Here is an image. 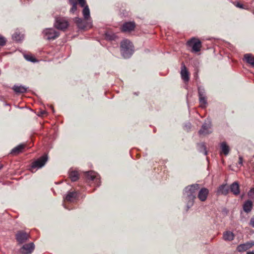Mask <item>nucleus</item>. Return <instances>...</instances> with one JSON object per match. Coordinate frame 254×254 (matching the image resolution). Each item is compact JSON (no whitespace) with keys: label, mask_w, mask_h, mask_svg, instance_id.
Segmentation results:
<instances>
[{"label":"nucleus","mask_w":254,"mask_h":254,"mask_svg":"<svg viewBox=\"0 0 254 254\" xmlns=\"http://www.w3.org/2000/svg\"><path fill=\"white\" fill-rule=\"evenodd\" d=\"M253 208V202L250 200L246 201L243 204V209L246 213L251 211Z\"/></svg>","instance_id":"20"},{"label":"nucleus","mask_w":254,"mask_h":254,"mask_svg":"<svg viewBox=\"0 0 254 254\" xmlns=\"http://www.w3.org/2000/svg\"><path fill=\"white\" fill-rule=\"evenodd\" d=\"M117 36L116 35L112 32H106L105 34V38L106 40L109 41H112L115 40Z\"/></svg>","instance_id":"31"},{"label":"nucleus","mask_w":254,"mask_h":254,"mask_svg":"<svg viewBox=\"0 0 254 254\" xmlns=\"http://www.w3.org/2000/svg\"><path fill=\"white\" fill-rule=\"evenodd\" d=\"M29 238L28 234L22 231H18L15 235V238L19 244H23L28 240Z\"/></svg>","instance_id":"8"},{"label":"nucleus","mask_w":254,"mask_h":254,"mask_svg":"<svg viewBox=\"0 0 254 254\" xmlns=\"http://www.w3.org/2000/svg\"><path fill=\"white\" fill-rule=\"evenodd\" d=\"M209 194V190L205 188H201L198 191L197 197L201 201H204L207 199Z\"/></svg>","instance_id":"13"},{"label":"nucleus","mask_w":254,"mask_h":254,"mask_svg":"<svg viewBox=\"0 0 254 254\" xmlns=\"http://www.w3.org/2000/svg\"><path fill=\"white\" fill-rule=\"evenodd\" d=\"M254 245V242H247L238 246L237 250L239 252H245L252 248Z\"/></svg>","instance_id":"14"},{"label":"nucleus","mask_w":254,"mask_h":254,"mask_svg":"<svg viewBox=\"0 0 254 254\" xmlns=\"http://www.w3.org/2000/svg\"><path fill=\"white\" fill-rule=\"evenodd\" d=\"M198 98L207 97L206 92L203 87L199 86L197 87Z\"/></svg>","instance_id":"29"},{"label":"nucleus","mask_w":254,"mask_h":254,"mask_svg":"<svg viewBox=\"0 0 254 254\" xmlns=\"http://www.w3.org/2000/svg\"><path fill=\"white\" fill-rule=\"evenodd\" d=\"M22 3H25L29 2V0H20Z\"/></svg>","instance_id":"41"},{"label":"nucleus","mask_w":254,"mask_h":254,"mask_svg":"<svg viewBox=\"0 0 254 254\" xmlns=\"http://www.w3.org/2000/svg\"><path fill=\"white\" fill-rule=\"evenodd\" d=\"M187 45L192 48V52L197 53L200 51L201 42L197 39L192 38L188 41Z\"/></svg>","instance_id":"4"},{"label":"nucleus","mask_w":254,"mask_h":254,"mask_svg":"<svg viewBox=\"0 0 254 254\" xmlns=\"http://www.w3.org/2000/svg\"><path fill=\"white\" fill-rule=\"evenodd\" d=\"M74 22L77 24L78 28L80 29H84L87 26V22H84L81 18L75 17Z\"/></svg>","instance_id":"18"},{"label":"nucleus","mask_w":254,"mask_h":254,"mask_svg":"<svg viewBox=\"0 0 254 254\" xmlns=\"http://www.w3.org/2000/svg\"><path fill=\"white\" fill-rule=\"evenodd\" d=\"M229 192V188L227 184H223L219 187L218 188L217 193V194H221L226 195Z\"/></svg>","instance_id":"15"},{"label":"nucleus","mask_w":254,"mask_h":254,"mask_svg":"<svg viewBox=\"0 0 254 254\" xmlns=\"http://www.w3.org/2000/svg\"><path fill=\"white\" fill-rule=\"evenodd\" d=\"M6 43V39L0 36V46H4Z\"/></svg>","instance_id":"34"},{"label":"nucleus","mask_w":254,"mask_h":254,"mask_svg":"<svg viewBox=\"0 0 254 254\" xmlns=\"http://www.w3.org/2000/svg\"><path fill=\"white\" fill-rule=\"evenodd\" d=\"M69 176L70 180L72 182L76 181L79 178L78 173L77 171H70L69 172Z\"/></svg>","instance_id":"30"},{"label":"nucleus","mask_w":254,"mask_h":254,"mask_svg":"<svg viewBox=\"0 0 254 254\" xmlns=\"http://www.w3.org/2000/svg\"><path fill=\"white\" fill-rule=\"evenodd\" d=\"M121 52L125 59L129 58L133 53V45L128 40L125 39L121 43Z\"/></svg>","instance_id":"2"},{"label":"nucleus","mask_w":254,"mask_h":254,"mask_svg":"<svg viewBox=\"0 0 254 254\" xmlns=\"http://www.w3.org/2000/svg\"><path fill=\"white\" fill-rule=\"evenodd\" d=\"M211 126V124L210 121H205L198 131L199 134L206 135L210 133L211 132V131L210 130Z\"/></svg>","instance_id":"7"},{"label":"nucleus","mask_w":254,"mask_h":254,"mask_svg":"<svg viewBox=\"0 0 254 254\" xmlns=\"http://www.w3.org/2000/svg\"><path fill=\"white\" fill-rule=\"evenodd\" d=\"M253 157H254V156Z\"/></svg>","instance_id":"48"},{"label":"nucleus","mask_w":254,"mask_h":254,"mask_svg":"<svg viewBox=\"0 0 254 254\" xmlns=\"http://www.w3.org/2000/svg\"><path fill=\"white\" fill-rule=\"evenodd\" d=\"M82 14L85 20H88L90 18V10L88 5H85L84 7H83V9L82 10Z\"/></svg>","instance_id":"28"},{"label":"nucleus","mask_w":254,"mask_h":254,"mask_svg":"<svg viewBox=\"0 0 254 254\" xmlns=\"http://www.w3.org/2000/svg\"><path fill=\"white\" fill-rule=\"evenodd\" d=\"M135 24L133 21L125 22L121 28V30L124 32H128L134 30Z\"/></svg>","instance_id":"10"},{"label":"nucleus","mask_w":254,"mask_h":254,"mask_svg":"<svg viewBox=\"0 0 254 254\" xmlns=\"http://www.w3.org/2000/svg\"><path fill=\"white\" fill-rule=\"evenodd\" d=\"M24 145L23 144H20L18 146L13 148L11 151V154H17L20 153L23 149Z\"/></svg>","instance_id":"26"},{"label":"nucleus","mask_w":254,"mask_h":254,"mask_svg":"<svg viewBox=\"0 0 254 254\" xmlns=\"http://www.w3.org/2000/svg\"><path fill=\"white\" fill-rule=\"evenodd\" d=\"M63 206H64V207L65 209H68V210H70V209L67 208L66 207V206L64 204H63Z\"/></svg>","instance_id":"43"},{"label":"nucleus","mask_w":254,"mask_h":254,"mask_svg":"<svg viewBox=\"0 0 254 254\" xmlns=\"http://www.w3.org/2000/svg\"><path fill=\"white\" fill-rule=\"evenodd\" d=\"M246 254H254V252H249Z\"/></svg>","instance_id":"42"},{"label":"nucleus","mask_w":254,"mask_h":254,"mask_svg":"<svg viewBox=\"0 0 254 254\" xmlns=\"http://www.w3.org/2000/svg\"><path fill=\"white\" fill-rule=\"evenodd\" d=\"M24 57L27 61L31 62L32 63H36L38 61L36 58L30 55H24Z\"/></svg>","instance_id":"33"},{"label":"nucleus","mask_w":254,"mask_h":254,"mask_svg":"<svg viewBox=\"0 0 254 254\" xmlns=\"http://www.w3.org/2000/svg\"><path fill=\"white\" fill-rule=\"evenodd\" d=\"M197 149L199 152L203 153L205 155L207 154V151H206V148L204 143L201 142L197 143Z\"/></svg>","instance_id":"24"},{"label":"nucleus","mask_w":254,"mask_h":254,"mask_svg":"<svg viewBox=\"0 0 254 254\" xmlns=\"http://www.w3.org/2000/svg\"><path fill=\"white\" fill-rule=\"evenodd\" d=\"M44 113H45V112H42L41 113H42V114H43Z\"/></svg>","instance_id":"46"},{"label":"nucleus","mask_w":254,"mask_h":254,"mask_svg":"<svg viewBox=\"0 0 254 254\" xmlns=\"http://www.w3.org/2000/svg\"><path fill=\"white\" fill-rule=\"evenodd\" d=\"M234 238V234L230 231H226L223 234V239L225 241H231Z\"/></svg>","instance_id":"25"},{"label":"nucleus","mask_w":254,"mask_h":254,"mask_svg":"<svg viewBox=\"0 0 254 254\" xmlns=\"http://www.w3.org/2000/svg\"><path fill=\"white\" fill-rule=\"evenodd\" d=\"M35 246L33 243L24 245L20 249V252L22 254H30L34 250Z\"/></svg>","instance_id":"11"},{"label":"nucleus","mask_w":254,"mask_h":254,"mask_svg":"<svg viewBox=\"0 0 254 254\" xmlns=\"http://www.w3.org/2000/svg\"><path fill=\"white\" fill-rule=\"evenodd\" d=\"M236 6H237V7H239V8H242V9H245V8L244 7V6L243 4H242V3H240V2H237V3L235 4Z\"/></svg>","instance_id":"38"},{"label":"nucleus","mask_w":254,"mask_h":254,"mask_svg":"<svg viewBox=\"0 0 254 254\" xmlns=\"http://www.w3.org/2000/svg\"><path fill=\"white\" fill-rule=\"evenodd\" d=\"M79 4L81 7H84L86 5V2L85 0H77Z\"/></svg>","instance_id":"35"},{"label":"nucleus","mask_w":254,"mask_h":254,"mask_svg":"<svg viewBox=\"0 0 254 254\" xmlns=\"http://www.w3.org/2000/svg\"><path fill=\"white\" fill-rule=\"evenodd\" d=\"M200 107L201 108H205L207 105V97H203L198 98Z\"/></svg>","instance_id":"32"},{"label":"nucleus","mask_w":254,"mask_h":254,"mask_svg":"<svg viewBox=\"0 0 254 254\" xmlns=\"http://www.w3.org/2000/svg\"><path fill=\"white\" fill-rule=\"evenodd\" d=\"M220 147L221 149V152L220 153L224 154L225 156H227L228 155L230 152V147L227 145V143L225 141L221 142L220 144Z\"/></svg>","instance_id":"17"},{"label":"nucleus","mask_w":254,"mask_h":254,"mask_svg":"<svg viewBox=\"0 0 254 254\" xmlns=\"http://www.w3.org/2000/svg\"><path fill=\"white\" fill-rule=\"evenodd\" d=\"M86 177L89 180L95 181L97 187L100 185V178L99 175L96 172L90 171L86 172Z\"/></svg>","instance_id":"9"},{"label":"nucleus","mask_w":254,"mask_h":254,"mask_svg":"<svg viewBox=\"0 0 254 254\" xmlns=\"http://www.w3.org/2000/svg\"><path fill=\"white\" fill-rule=\"evenodd\" d=\"M185 127L186 128V129L188 131L189 129H190V127H191V124L190 123H187L185 126Z\"/></svg>","instance_id":"39"},{"label":"nucleus","mask_w":254,"mask_h":254,"mask_svg":"<svg viewBox=\"0 0 254 254\" xmlns=\"http://www.w3.org/2000/svg\"><path fill=\"white\" fill-rule=\"evenodd\" d=\"M248 195L250 197H254V189H251L250 191L248 192Z\"/></svg>","instance_id":"36"},{"label":"nucleus","mask_w":254,"mask_h":254,"mask_svg":"<svg viewBox=\"0 0 254 254\" xmlns=\"http://www.w3.org/2000/svg\"><path fill=\"white\" fill-rule=\"evenodd\" d=\"M229 190L235 195H237L240 193V188L239 184L235 182L233 183L229 187Z\"/></svg>","instance_id":"16"},{"label":"nucleus","mask_w":254,"mask_h":254,"mask_svg":"<svg viewBox=\"0 0 254 254\" xmlns=\"http://www.w3.org/2000/svg\"><path fill=\"white\" fill-rule=\"evenodd\" d=\"M243 157L241 156L239 157V164L241 166L243 165Z\"/></svg>","instance_id":"40"},{"label":"nucleus","mask_w":254,"mask_h":254,"mask_svg":"<svg viewBox=\"0 0 254 254\" xmlns=\"http://www.w3.org/2000/svg\"><path fill=\"white\" fill-rule=\"evenodd\" d=\"M249 225L251 226L252 227L254 228V215L251 218Z\"/></svg>","instance_id":"37"},{"label":"nucleus","mask_w":254,"mask_h":254,"mask_svg":"<svg viewBox=\"0 0 254 254\" xmlns=\"http://www.w3.org/2000/svg\"><path fill=\"white\" fill-rule=\"evenodd\" d=\"M181 75L184 82H189L190 80L189 72L184 63H182L181 65Z\"/></svg>","instance_id":"12"},{"label":"nucleus","mask_w":254,"mask_h":254,"mask_svg":"<svg viewBox=\"0 0 254 254\" xmlns=\"http://www.w3.org/2000/svg\"><path fill=\"white\" fill-rule=\"evenodd\" d=\"M3 167V166L2 164H0V170H1L2 169V168Z\"/></svg>","instance_id":"44"},{"label":"nucleus","mask_w":254,"mask_h":254,"mask_svg":"<svg viewBox=\"0 0 254 254\" xmlns=\"http://www.w3.org/2000/svg\"><path fill=\"white\" fill-rule=\"evenodd\" d=\"M253 13L254 14V10L253 11Z\"/></svg>","instance_id":"47"},{"label":"nucleus","mask_w":254,"mask_h":254,"mask_svg":"<svg viewBox=\"0 0 254 254\" xmlns=\"http://www.w3.org/2000/svg\"><path fill=\"white\" fill-rule=\"evenodd\" d=\"M76 197L77 193L76 191H68L64 199L67 201L72 202Z\"/></svg>","instance_id":"19"},{"label":"nucleus","mask_w":254,"mask_h":254,"mask_svg":"<svg viewBox=\"0 0 254 254\" xmlns=\"http://www.w3.org/2000/svg\"><path fill=\"white\" fill-rule=\"evenodd\" d=\"M12 39L16 42H20L24 38V35L19 30H16L12 36Z\"/></svg>","instance_id":"21"},{"label":"nucleus","mask_w":254,"mask_h":254,"mask_svg":"<svg viewBox=\"0 0 254 254\" xmlns=\"http://www.w3.org/2000/svg\"><path fill=\"white\" fill-rule=\"evenodd\" d=\"M68 3L72 6L70 12L73 13L77 10V0H68Z\"/></svg>","instance_id":"27"},{"label":"nucleus","mask_w":254,"mask_h":254,"mask_svg":"<svg viewBox=\"0 0 254 254\" xmlns=\"http://www.w3.org/2000/svg\"><path fill=\"white\" fill-rule=\"evenodd\" d=\"M199 185L192 184L186 187L183 191V199L186 202L187 210L190 209L194 203L196 198V191L199 189Z\"/></svg>","instance_id":"1"},{"label":"nucleus","mask_w":254,"mask_h":254,"mask_svg":"<svg viewBox=\"0 0 254 254\" xmlns=\"http://www.w3.org/2000/svg\"><path fill=\"white\" fill-rule=\"evenodd\" d=\"M48 159V155L45 154L35 161L31 164V169H39L43 167Z\"/></svg>","instance_id":"6"},{"label":"nucleus","mask_w":254,"mask_h":254,"mask_svg":"<svg viewBox=\"0 0 254 254\" xmlns=\"http://www.w3.org/2000/svg\"><path fill=\"white\" fill-rule=\"evenodd\" d=\"M69 26V22L65 17H58L55 19L54 26L58 29L64 31Z\"/></svg>","instance_id":"3"},{"label":"nucleus","mask_w":254,"mask_h":254,"mask_svg":"<svg viewBox=\"0 0 254 254\" xmlns=\"http://www.w3.org/2000/svg\"><path fill=\"white\" fill-rule=\"evenodd\" d=\"M43 33L44 38L48 40H53L59 37L60 34L53 28H46Z\"/></svg>","instance_id":"5"},{"label":"nucleus","mask_w":254,"mask_h":254,"mask_svg":"<svg viewBox=\"0 0 254 254\" xmlns=\"http://www.w3.org/2000/svg\"><path fill=\"white\" fill-rule=\"evenodd\" d=\"M51 108H52V109L53 112H54V110L53 107H51Z\"/></svg>","instance_id":"45"},{"label":"nucleus","mask_w":254,"mask_h":254,"mask_svg":"<svg viewBox=\"0 0 254 254\" xmlns=\"http://www.w3.org/2000/svg\"><path fill=\"white\" fill-rule=\"evenodd\" d=\"M27 87L22 85H14L12 87V89L16 93H23L26 92Z\"/></svg>","instance_id":"22"},{"label":"nucleus","mask_w":254,"mask_h":254,"mask_svg":"<svg viewBox=\"0 0 254 254\" xmlns=\"http://www.w3.org/2000/svg\"><path fill=\"white\" fill-rule=\"evenodd\" d=\"M244 60L249 64L254 67V58L251 54H246L244 55Z\"/></svg>","instance_id":"23"}]
</instances>
